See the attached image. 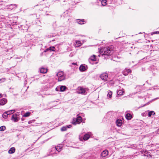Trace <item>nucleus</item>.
I'll return each mask as SVG.
<instances>
[{
    "mask_svg": "<svg viewBox=\"0 0 159 159\" xmlns=\"http://www.w3.org/2000/svg\"><path fill=\"white\" fill-rule=\"evenodd\" d=\"M6 129V127L4 126H1L0 127V131H3Z\"/></svg>",
    "mask_w": 159,
    "mask_h": 159,
    "instance_id": "26",
    "label": "nucleus"
},
{
    "mask_svg": "<svg viewBox=\"0 0 159 159\" xmlns=\"http://www.w3.org/2000/svg\"><path fill=\"white\" fill-rule=\"evenodd\" d=\"M123 93L124 91L121 90H118L117 92V93L118 95H122L123 94Z\"/></svg>",
    "mask_w": 159,
    "mask_h": 159,
    "instance_id": "22",
    "label": "nucleus"
},
{
    "mask_svg": "<svg viewBox=\"0 0 159 159\" xmlns=\"http://www.w3.org/2000/svg\"><path fill=\"white\" fill-rule=\"evenodd\" d=\"M14 5H10L9 6V7H10V8L11 9H12L13 8V6H14Z\"/></svg>",
    "mask_w": 159,
    "mask_h": 159,
    "instance_id": "34",
    "label": "nucleus"
},
{
    "mask_svg": "<svg viewBox=\"0 0 159 159\" xmlns=\"http://www.w3.org/2000/svg\"><path fill=\"white\" fill-rule=\"evenodd\" d=\"M8 115L7 114V113L5 111L2 115V116L4 118H7V116Z\"/></svg>",
    "mask_w": 159,
    "mask_h": 159,
    "instance_id": "21",
    "label": "nucleus"
},
{
    "mask_svg": "<svg viewBox=\"0 0 159 159\" xmlns=\"http://www.w3.org/2000/svg\"><path fill=\"white\" fill-rule=\"evenodd\" d=\"M90 137V135L88 134H85L83 138V139L84 140H87Z\"/></svg>",
    "mask_w": 159,
    "mask_h": 159,
    "instance_id": "13",
    "label": "nucleus"
},
{
    "mask_svg": "<svg viewBox=\"0 0 159 159\" xmlns=\"http://www.w3.org/2000/svg\"><path fill=\"white\" fill-rule=\"evenodd\" d=\"M116 123L117 126H120L122 124L121 120H117L116 121Z\"/></svg>",
    "mask_w": 159,
    "mask_h": 159,
    "instance_id": "17",
    "label": "nucleus"
},
{
    "mask_svg": "<svg viewBox=\"0 0 159 159\" xmlns=\"http://www.w3.org/2000/svg\"><path fill=\"white\" fill-rule=\"evenodd\" d=\"M62 147H60V146H57V147H55V148L56 149V150L58 152H60L61 151V150H62Z\"/></svg>",
    "mask_w": 159,
    "mask_h": 159,
    "instance_id": "20",
    "label": "nucleus"
},
{
    "mask_svg": "<svg viewBox=\"0 0 159 159\" xmlns=\"http://www.w3.org/2000/svg\"><path fill=\"white\" fill-rule=\"evenodd\" d=\"M155 114V113L154 111H151L148 113V116H149L150 117L152 115H154Z\"/></svg>",
    "mask_w": 159,
    "mask_h": 159,
    "instance_id": "23",
    "label": "nucleus"
},
{
    "mask_svg": "<svg viewBox=\"0 0 159 159\" xmlns=\"http://www.w3.org/2000/svg\"><path fill=\"white\" fill-rule=\"evenodd\" d=\"M7 102V100L5 98H3L2 99H0V105L3 106L6 104Z\"/></svg>",
    "mask_w": 159,
    "mask_h": 159,
    "instance_id": "7",
    "label": "nucleus"
},
{
    "mask_svg": "<svg viewBox=\"0 0 159 159\" xmlns=\"http://www.w3.org/2000/svg\"><path fill=\"white\" fill-rule=\"evenodd\" d=\"M125 70L126 71V72L128 73H128L131 72V70L129 69H127L126 68L125 69Z\"/></svg>",
    "mask_w": 159,
    "mask_h": 159,
    "instance_id": "31",
    "label": "nucleus"
},
{
    "mask_svg": "<svg viewBox=\"0 0 159 159\" xmlns=\"http://www.w3.org/2000/svg\"><path fill=\"white\" fill-rule=\"evenodd\" d=\"M67 89L66 87L65 86H61L60 87L61 91H64Z\"/></svg>",
    "mask_w": 159,
    "mask_h": 159,
    "instance_id": "18",
    "label": "nucleus"
},
{
    "mask_svg": "<svg viewBox=\"0 0 159 159\" xmlns=\"http://www.w3.org/2000/svg\"><path fill=\"white\" fill-rule=\"evenodd\" d=\"M77 92L79 94L84 95L86 94V92L85 89L82 88H80V89Z\"/></svg>",
    "mask_w": 159,
    "mask_h": 159,
    "instance_id": "6",
    "label": "nucleus"
},
{
    "mask_svg": "<svg viewBox=\"0 0 159 159\" xmlns=\"http://www.w3.org/2000/svg\"><path fill=\"white\" fill-rule=\"evenodd\" d=\"M55 48L54 47H50L48 49H47V50H50L51 51H54Z\"/></svg>",
    "mask_w": 159,
    "mask_h": 159,
    "instance_id": "25",
    "label": "nucleus"
},
{
    "mask_svg": "<svg viewBox=\"0 0 159 159\" xmlns=\"http://www.w3.org/2000/svg\"><path fill=\"white\" fill-rule=\"evenodd\" d=\"M77 22L79 24H80L81 25L84 24V22L85 23V22L84 19H78L76 20Z\"/></svg>",
    "mask_w": 159,
    "mask_h": 159,
    "instance_id": "9",
    "label": "nucleus"
},
{
    "mask_svg": "<svg viewBox=\"0 0 159 159\" xmlns=\"http://www.w3.org/2000/svg\"><path fill=\"white\" fill-rule=\"evenodd\" d=\"M100 77L104 81H108V75L106 73H102L100 75Z\"/></svg>",
    "mask_w": 159,
    "mask_h": 159,
    "instance_id": "4",
    "label": "nucleus"
},
{
    "mask_svg": "<svg viewBox=\"0 0 159 159\" xmlns=\"http://www.w3.org/2000/svg\"><path fill=\"white\" fill-rule=\"evenodd\" d=\"M108 154V151L107 150H104L102 153L101 154V156L102 157H106Z\"/></svg>",
    "mask_w": 159,
    "mask_h": 159,
    "instance_id": "8",
    "label": "nucleus"
},
{
    "mask_svg": "<svg viewBox=\"0 0 159 159\" xmlns=\"http://www.w3.org/2000/svg\"><path fill=\"white\" fill-rule=\"evenodd\" d=\"M76 43L77 44V45L78 46H81L82 45L81 42L80 41H76Z\"/></svg>",
    "mask_w": 159,
    "mask_h": 159,
    "instance_id": "29",
    "label": "nucleus"
},
{
    "mask_svg": "<svg viewBox=\"0 0 159 159\" xmlns=\"http://www.w3.org/2000/svg\"><path fill=\"white\" fill-rule=\"evenodd\" d=\"M125 117L127 120H130L131 119L132 116L131 114L128 113L126 115Z\"/></svg>",
    "mask_w": 159,
    "mask_h": 159,
    "instance_id": "12",
    "label": "nucleus"
},
{
    "mask_svg": "<svg viewBox=\"0 0 159 159\" xmlns=\"http://www.w3.org/2000/svg\"><path fill=\"white\" fill-rule=\"evenodd\" d=\"M89 62L92 64H97L98 63V60H89Z\"/></svg>",
    "mask_w": 159,
    "mask_h": 159,
    "instance_id": "19",
    "label": "nucleus"
},
{
    "mask_svg": "<svg viewBox=\"0 0 159 159\" xmlns=\"http://www.w3.org/2000/svg\"><path fill=\"white\" fill-rule=\"evenodd\" d=\"M112 94V92L111 91L109 92L107 95V97H109L110 98H111V97Z\"/></svg>",
    "mask_w": 159,
    "mask_h": 159,
    "instance_id": "28",
    "label": "nucleus"
},
{
    "mask_svg": "<svg viewBox=\"0 0 159 159\" xmlns=\"http://www.w3.org/2000/svg\"><path fill=\"white\" fill-rule=\"evenodd\" d=\"M132 63L133 62V61H132Z\"/></svg>",
    "mask_w": 159,
    "mask_h": 159,
    "instance_id": "40",
    "label": "nucleus"
},
{
    "mask_svg": "<svg viewBox=\"0 0 159 159\" xmlns=\"http://www.w3.org/2000/svg\"><path fill=\"white\" fill-rule=\"evenodd\" d=\"M72 64H74V65H75V63H73Z\"/></svg>",
    "mask_w": 159,
    "mask_h": 159,
    "instance_id": "39",
    "label": "nucleus"
},
{
    "mask_svg": "<svg viewBox=\"0 0 159 159\" xmlns=\"http://www.w3.org/2000/svg\"><path fill=\"white\" fill-rule=\"evenodd\" d=\"M123 73L125 75H128V73L126 72V71L125 70L123 71Z\"/></svg>",
    "mask_w": 159,
    "mask_h": 159,
    "instance_id": "32",
    "label": "nucleus"
},
{
    "mask_svg": "<svg viewBox=\"0 0 159 159\" xmlns=\"http://www.w3.org/2000/svg\"><path fill=\"white\" fill-rule=\"evenodd\" d=\"M35 121V120H30L28 122V123L29 124H31V123H32L33 122Z\"/></svg>",
    "mask_w": 159,
    "mask_h": 159,
    "instance_id": "33",
    "label": "nucleus"
},
{
    "mask_svg": "<svg viewBox=\"0 0 159 159\" xmlns=\"http://www.w3.org/2000/svg\"><path fill=\"white\" fill-rule=\"evenodd\" d=\"M113 47L112 45L102 49L100 52V54L98 56L100 57L101 55L104 57V59H110L111 55L113 52Z\"/></svg>",
    "mask_w": 159,
    "mask_h": 159,
    "instance_id": "1",
    "label": "nucleus"
},
{
    "mask_svg": "<svg viewBox=\"0 0 159 159\" xmlns=\"http://www.w3.org/2000/svg\"><path fill=\"white\" fill-rule=\"evenodd\" d=\"M82 119L81 117L79 116L76 118H74L72 121V124L75 125L80 124L82 121Z\"/></svg>",
    "mask_w": 159,
    "mask_h": 159,
    "instance_id": "3",
    "label": "nucleus"
},
{
    "mask_svg": "<svg viewBox=\"0 0 159 159\" xmlns=\"http://www.w3.org/2000/svg\"><path fill=\"white\" fill-rule=\"evenodd\" d=\"M57 76L59 81H61L64 80L65 79V75L63 71L59 72L57 74Z\"/></svg>",
    "mask_w": 159,
    "mask_h": 159,
    "instance_id": "2",
    "label": "nucleus"
},
{
    "mask_svg": "<svg viewBox=\"0 0 159 159\" xmlns=\"http://www.w3.org/2000/svg\"><path fill=\"white\" fill-rule=\"evenodd\" d=\"M6 112L7 113V114L8 115H11L14 113L15 112V110H12L7 111H6Z\"/></svg>",
    "mask_w": 159,
    "mask_h": 159,
    "instance_id": "16",
    "label": "nucleus"
},
{
    "mask_svg": "<svg viewBox=\"0 0 159 159\" xmlns=\"http://www.w3.org/2000/svg\"><path fill=\"white\" fill-rule=\"evenodd\" d=\"M4 3V2L2 1H0V5H2L3 3Z\"/></svg>",
    "mask_w": 159,
    "mask_h": 159,
    "instance_id": "35",
    "label": "nucleus"
},
{
    "mask_svg": "<svg viewBox=\"0 0 159 159\" xmlns=\"http://www.w3.org/2000/svg\"><path fill=\"white\" fill-rule=\"evenodd\" d=\"M101 2L103 6H105L107 4V0H99Z\"/></svg>",
    "mask_w": 159,
    "mask_h": 159,
    "instance_id": "15",
    "label": "nucleus"
},
{
    "mask_svg": "<svg viewBox=\"0 0 159 159\" xmlns=\"http://www.w3.org/2000/svg\"><path fill=\"white\" fill-rule=\"evenodd\" d=\"M17 116L16 114H13L12 116L11 120L15 122H17L19 120V119Z\"/></svg>",
    "mask_w": 159,
    "mask_h": 159,
    "instance_id": "5",
    "label": "nucleus"
},
{
    "mask_svg": "<svg viewBox=\"0 0 159 159\" xmlns=\"http://www.w3.org/2000/svg\"><path fill=\"white\" fill-rule=\"evenodd\" d=\"M67 128L66 126H63L61 129V131H65L66 130Z\"/></svg>",
    "mask_w": 159,
    "mask_h": 159,
    "instance_id": "30",
    "label": "nucleus"
},
{
    "mask_svg": "<svg viewBox=\"0 0 159 159\" xmlns=\"http://www.w3.org/2000/svg\"><path fill=\"white\" fill-rule=\"evenodd\" d=\"M15 151V148L12 147L8 151V153L10 154H12L14 153Z\"/></svg>",
    "mask_w": 159,
    "mask_h": 159,
    "instance_id": "14",
    "label": "nucleus"
},
{
    "mask_svg": "<svg viewBox=\"0 0 159 159\" xmlns=\"http://www.w3.org/2000/svg\"><path fill=\"white\" fill-rule=\"evenodd\" d=\"M66 126L67 128H70L71 127V125H69Z\"/></svg>",
    "mask_w": 159,
    "mask_h": 159,
    "instance_id": "36",
    "label": "nucleus"
},
{
    "mask_svg": "<svg viewBox=\"0 0 159 159\" xmlns=\"http://www.w3.org/2000/svg\"><path fill=\"white\" fill-rule=\"evenodd\" d=\"M79 70L81 71H84L86 70V66L82 65L80 66L79 67Z\"/></svg>",
    "mask_w": 159,
    "mask_h": 159,
    "instance_id": "11",
    "label": "nucleus"
},
{
    "mask_svg": "<svg viewBox=\"0 0 159 159\" xmlns=\"http://www.w3.org/2000/svg\"><path fill=\"white\" fill-rule=\"evenodd\" d=\"M2 96V93H0V98H1Z\"/></svg>",
    "mask_w": 159,
    "mask_h": 159,
    "instance_id": "37",
    "label": "nucleus"
},
{
    "mask_svg": "<svg viewBox=\"0 0 159 159\" xmlns=\"http://www.w3.org/2000/svg\"><path fill=\"white\" fill-rule=\"evenodd\" d=\"M39 70H40V73H43V74L46 73L47 72V69L43 68V67L39 69Z\"/></svg>",
    "mask_w": 159,
    "mask_h": 159,
    "instance_id": "10",
    "label": "nucleus"
},
{
    "mask_svg": "<svg viewBox=\"0 0 159 159\" xmlns=\"http://www.w3.org/2000/svg\"><path fill=\"white\" fill-rule=\"evenodd\" d=\"M30 114V112H27L26 113H25L23 115L24 117H28L29 116Z\"/></svg>",
    "mask_w": 159,
    "mask_h": 159,
    "instance_id": "27",
    "label": "nucleus"
},
{
    "mask_svg": "<svg viewBox=\"0 0 159 159\" xmlns=\"http://www.w3.org/2000/svg\"><path fill=\"white\" fill-rule=\"evenodd\" d=\"M21 120H22V121H23L24 120V119H23V118H21Z\"/></svg>",
    "mask_w": 159,
    "mask_h": 159,
    "instance_id": "38",
    "label": "nucleus"
},
{
    "mask_svg": "<svg viewBox=\"0 0 159 159\" xmlns=\"http://www.w3.org/2000/svg\"><path fill=\"white\" fill-rule=\"evenodd\" d=\"M96 55H93L90 57L89 60H95L96 58Z\"/></svg>",
    "mask_w": 159,
    "mask_h": 159,
    "instance_id": "24",
    "label": "nucleus"
}]
</instances>
